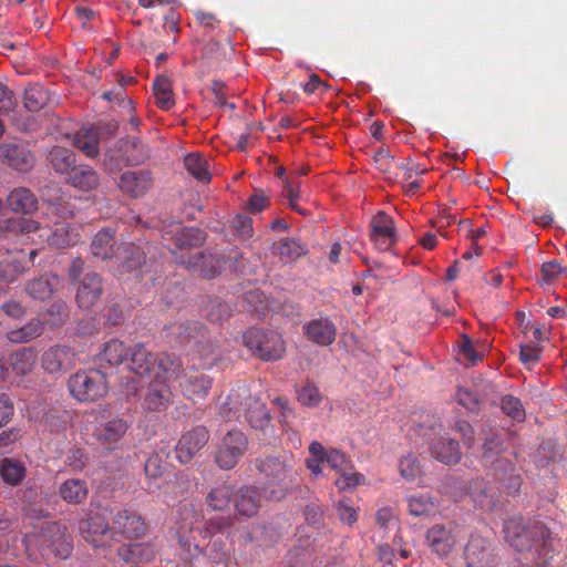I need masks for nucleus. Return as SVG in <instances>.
Returning <instances> with one entry per match:
<instances>
[{"label": "nucleus", "instance_id": "24", "mask_svg": "<svg viewBox=\"0 0 567 567\" xmlns=\"http://www.w3.org/2000/svg\"><path fill=\"white\" fill-rule=\"evenodd\" d=\"M102 292L101 276L96 272H87L80 282L75 299L80 308L90 309L99 301Z\"/></svg>", "mask_w": 567, "mask_h": 567}, {"label": "nucleus", "instance_id": "13", "mask_svg": "<svg viewBox=\"0 0 567 567\" xmlns=\"http://www.w3.org/2000/svg\"><path fill=\"white\" fill-rule=\"evenodd\" d=\"M482 449V458L485 466L493 468L495 472H508L513 470L512 462L504 456L507 446L502 435L492 433L485 439Z\"/></svg>", "mask_w": 567, "mask_h": 567}, {"label": "nucleus", "instance_id": "50", "mask_svg": "<svg viewBox=\"0 0 567 567\" xmlns=\"http://www.w3.org/2000/svg\"><path fill=\"white\" fill-rule=\"evenodd\" d=\"M48 240L56 248H64L78 241V234L68 224H61L49 235Z\"/></svg>", "mask_w": 567, "mask_h": 567}, {"label": "nucleus", "instance_id": "45", "mask_svg": "<svg viewBox=\"0 0 567 567\" xmlns=\"http://www.w3.org/2000/svg\"><path fill=\"white\" fill-rule=\"evenodd\" d=\"M25 466L16 460L3 458L0 462V475L1 478L9 485L17 486L25 477Z\"/></svg>", "mask_w": 567, "mask_h": 567}, {"label": "nucleus", "instance_id": "6", "mask_svg": "<svg viewBox=\"0 0 567 567\" xmlns=\"http://www.w3.org/2000/svg\"><path fill=\"white\" fill-rule=\"evenodd\" d=\"M503 530L506 542L518 551L529 549L538 538L544 536L542 524L520 515L507 518Z\"/></svg>", "mask_w": 567, "mask_h": 567}, {"label": "nucleus", "instance_id": "56", "mask_svg": "<svg viewBox=\"0 0 567 567\" xmlns=\"http://www.w3.org/2000/svg\"><path fill=\"white\" fill-rule=\"evenodd\" d=\"M565 272H567V268L561 266V264L557 259L546 261L542 265V268H540V275H542L540 282L550 285L555 280H557V278L561 274H565Z\"/></svg>", "mask_w": 567, "mask_h": 567}, {"label": "nucleus", "instance_id": "19", "mask_svg": "<svg viewBox=\"0 0 567 567\" xmlns=\"http://www.w3.org/2000/svg\"><path fill=\"white\" fill-rule=\"evenodd\" d=\"M75 363L74 351L66 346H52L41 357L42 368L49 373H59L72 368Z\"/></svg>", "mask_w": 567, "mask_h": 567}, {"label": "nucleus", "instance_id": "20", "mask_svg": "<svg viewBox=\"0 0 567 567\" xmlns=\"http://www.w3.org/2000/svg\"><path fill=\"white\" fill-rule=\"evenodd\" d=\"M425 543L433 554L446 557L454 549L457 537L452 529L444 525H434L426 532Z\"/></svg>", "mask_w": 567, "mask_h": 567}, {"label": "nucleus", "instance_id": "27", "mask_svg": "<svg viewBox=\"0 0 567 567\" xmlns=\"http://www.w3.org/2000/svg\"><path fill=\"white\" fill-rule=\"evenodd\" d=\"M202 514L194 504L183 503L177 511L176 525L178 535L197 533L199 536L204 534V538L208 536V530L202 529Z\"/></svg>", "mask_w": 567, "mask_h": 567}, {"label": "nucleus", "instance_id": "1", "mask_svg": "<svg viewBox=\"0 0 567 567\" xmlns=\"http://www.w3.org/2000/svg\"><path fill=\"white\" fill-rule=\"evenodd\" d=\"M255 466L265 478L264 492L270 501L282 499L291 487L293 457L288 453L258 457Z\"/></svg>", "mask_w": 567, "mask_h": 567}, {"label": "nucleus", "instance_id": "40", "mask_svg": "<svg viewBox=\"0 0 567 567\" xmlns=\"http://www.w3.org/2000/svg\"><path fill=\"white\" fill-rule=\"evenodd\" d=\"M0 156L7 159L10 166L21 172L29 171L33 165L31 154L17 145L1 146Z\"/></svg>", "mask_w": 567, "mask_h": 567}, {"label": "nucleus", "instance_id": "55", "mask_svg": "<svg viewBox=\"0 0 567 567\" xmlns=\"http://www.w3.org/2000/svg\"><path fill=\"white\" fill-rule=\"evenodd\" d=\"M471 495L482 506H489L494 501L492 488H488L482 478H476L471 483Z\"/></svg>", "mask_w": 567, "mask_h": 567}, {"label": "nucleus", "instance_id": "8", "mask_svg": "<svg viewBox=\"0 0 567 567\" xmlns=\"http://www.w3.org/2000/svg\"><path fill=\"white\" fill-rule=\"evenodd\" d=\"M248 440L239 430L228 431L215 452V463L224 471L234 468L247 451Z\"/></svg>", "mask_w": 567, "mask_h": 567}, {"label": "nucleus", "instance_id": "28", "mask_svg": "<svg viewBox=\"0 0 567 567\" xmlns=\"http://www.w3.org/2000/svg\"><path fill=\"white\" fill-rule=\"evenodd\" d=\"M117 556L125 564L142 566L153 561L156 553L154 547L150 544L135 543L120 546L117 548Z\"/></svg>", "mask_w": 567, "mask_h": 567}, {"label": "nucleus", "instance_id": "58", "mask_svg": "<svg viewBox=\"0 0 567 567\" xmlns=\"http://www.w3.org/2000/svg\"><path fill=\"white\" fill-rule=\"evenodd\" d=\"M321 393L313 383H306L298 392V401L306 406H316L321 402Z\"/></svg>", "mask_w": 567, "mask_h": 567}, {"label": "nucleus", "instance_id": "35", "mask_svg": "<svg viewBox=\"0 0 567 567\" xmlns=\"http://www.w3.org/2000/svg\"><path fill=\"white\" fill-rule=\"evenodd\" d=\"M271 252L285 261H296L307 255L308 249L300 240L286 237L272 244Z\"/></svg>", "mask_w": 567, "mask_h": 567}, {"label": "nucleus", "instance_id": "49", "mask_svg": "<svg viewBox=\"0 0 567 567\" xmlns=\"http://www.w3.org/2000/svg\"><path fill=\"white\" fill-rule=\"evenodd\" d=\"M144 473L148 480L147 491L152 493L156 492L161 487V484L157 483V481L162 478L164 473V466L158 455H151L146 460L144 464Z\"/></svg>", "mask_w": 567, "mask_h": 567}, {"label": "nucleus", "instance_id": "30", "mask_svg": "<svg viewBox=\"0 0 567 567\" xmlns=\"http://www.w3.org/2000/svg\"><path fill=\"white\" fill-rule=\"evenodd\" d=\"M115 230L103 228L92 239L90 249L94 257L102 260H110L117 255L120 247H115Z\"/></svg>", "mask_w": 567, "mask_h": 567}, {"label": "nucleus", "instance_id": "16", "mask_svg": "<svg viewBox=\"0 0 567 567\" xmlns=\"http://www.w3.org/2000/svg\"><path fill=\"white\" fill-rule=\"evenodd\" d=\"M370 238L378 249L388 250L396 240V233L392 217L379 212L371 221Z\"/></svg>", "mask_w": 567, "mask_h": 567}, {"label": "nucleus", "instance_id": "23", "mask_svg": "<svg viewBox=\"0 0 567 567\" xmlns=\"http://www.w3.org/2000/svg\"><path fill=\"white\" fill-rule=\"evenodd\" d=\"M163 239L172 240L177 249L184 250L202 246L206 240V234L197 227H182L176 224L175 230L165 231Z\"/></svg>", "mask_w": 567, "mask_h": 567}, {"label": "nucleus", "instance_id": "31", "mask_svg": "<svg viewBox=\"0 0 567 567\" xmlns=\"http://www.w3.org/2000/svg\"><path fill=\"white\" fill-rule=\"evenodd\" d=\"M234 486L228 482H221L213 486L206 494L205 503L213 512H227L234 499Z\"/></svg>", "mask_w": 567, "mask_h": 567}, {"label": "nucleus", "instance_id": "32", "mask_svg": "<svg viewBox=\"0 0 567 567\" xmlns=\"http://www.w3.org/2000/svg\"><path fill=\"white\" fill-rule=\"evenodd\" d=\"M186 369L178 355L169 352L158 353L157 365L155 371L156 378L167 381H179Z\"/></svg>", "mask_w": 567, "mask_h": 567}, {"label": "nucleus", "instance_id": "44", "mask_svg": "<svg viewBox=\"0 0 567 567\" xmlns=\"http://www.w3.org/2000/svg\"><path fill=\"white\" fill-rule=\"evenodd\" d=\"M128 355L130 349H126L124 342L118 339H112L105 343L103 351L100 353V359L110 365H118L124 361L127 362Z\"/></svg>", "mask_w": 567, "mask_h": 567}, {"label": "nucleus", "instance_id": "57", "mask_svg": "<svg viewBox=\"0 0 567 567\" xmlns=\"http://www.w3.org/2000/svg\"><path fill=\"white\" fill-rule=\"evenodd\" d=\"M231 228L243 240H249L254 236L252 219L246 215H237L231 221Z\"/></svg>", "mask_w": 567, "mask_h": 567}, {"label": "nucleus", "instance_id": "21", "mask_svg": "<svg viewBox=\"0 0 567 567\" xmlns=\"http://www.w3.org/2000/svg\"><path fill=\"white\" fill-rule=\"evenodd\" d=\"M128 430V424L122 417H113L100 422L94 431V436L109 450L115 449L116 444L123 439Z\"/></svg>", "mask_w": 567, "mask_h": 567}, {"label": "nucleus", "instance_id": "2", "mask_svg": "<svg viewBox=\"0 0 567 567\" xmlns=\"http://www.w3.org/2000/svg\"><path fill=\"white\" fill-rule=\"evenodd\" d=\"M229 412L244 411L245 421L254 430L264 431L270 423V414L266 405L256 396L249 394L246 384L233 389L226 402Z\"/></svg>", "mask_w": 567, "mask_h": 567}, {"label": "nucleus", "instance_id": "12", "mask_svg": "<svg viewBox=\"0 0 567 567\" xmlns=\"http://www.w3.org/2000/svg\"><path fill=\"white\" fill-rule=\"evenodd\" d=\"M171 333L174 334L181 344H188L192 340L197 342V351L202 357H212V360H216L218 354L216 353V347L213 344H203L202 341H197L199 337H204V327L197 321H186L174 324L171 327Z\"/></svg>", "mask_w": 567, "mask_h": 567}, {"label": "nucleus", "instance_id": "37", "mask_svg": "<svg viewBox=\"0 0 567 567\" xmlns=\"http://www.w3.org/2000/svg\"><path fill=\"white\" fill-rule=\"evenodd\" d=\"M47 159L58 174H66L76 166V157L71 150L55 145L47 154Z\"/></svg>", "mask_w": 567, "mask_h": 567}, {"label": "nucleus", "instance_id": "11", "mask_svg": "<svg viewBox=\"0 0 567 567\" xmlns=\"http://www.w3.org/2000/svg\"><path fill=\"white\" fill-rule=\"evenodd\" d=\"M466 567H493L495 555L492 544L484 537L472 535L464 548Z\"/></svg>", "mask_w": 567, "mask_h": 567}, {"label": "nucleus", "instance_id": "46", "mask_svg": "<svg viewBox=\"0 0 567 567\" xmlns=\"http://www.w3.org/2000/svg\"><path fill=\"white\" fill-rule=\"evenodd\" d=\"M35 353L32 348H22L10 355L12 370L19 375L30 373L35 364Z\"/></svg>", "mask_w": 567, "mask_h": 567}, {"label": "nucleus", "instance_id": "61", "mask_svg": "<svg viewBox=\"0 0 567 567\" xmlns=\"http://www.w3.org/2000/svg\"><path fill=\"white\" fill-rule=\"evenodd\" d=\"M400 472L404 478L409 481L414 480L420 473L419 461L412 455L402 457L400 461Z\"/></svg>", "mask_w": 567, "mask_h": 567}, {"label": "nucleus", "instance_id": "43", "mask_svg": "<svg viewBox=\"0 0 567 567\" xmlns=\"http://www.w3.org/2000/svg\"><path fill=\"white\" fill-rule=\"evenodd\" d=\"M123 154L128 165L143 164L151 156V148L137 137L124 141Z\"/></svg>", "mask_w": 567, "mask_h": 567}, {"label": "nucleus", "instance_id": "34", "mask_svg": "<svg viewBox=\"0 0 567 567\" xmlns=\"http://www.w3.org/2000/svg\"><path fill=\"white\" fill-rule=\"evenodd\" d=\"M100 138L101 132L97 127H83L74 135L73 144L87 157L94 158L100 153Z\"/></svg>", "mask_w": 567, "mask_h": 567}, {"label": "nucleus", "instance_id": "22", "mask_svg": "<svg viewBox=\"0 0 567 567\" xmlns=\"http://www.w3.org/2000/svg\"><path fill=\"white\" fill-rule=\"evenodd\" d=\"M117 185L122 192L137 198L151 189L153 177L148 171H127L120 176Z\"/></svg>", "mask_w": 567, "mask_h": 567}, {"label": "nucleus", "instance_id": "3", "mask_svg": "<svg viewBox=\"0 0 567 567\" xmlns=\"http://www.w3.org/2000/svg\"><path fill=\"white\" fill-rule=\"evenodd\" d=\"M262 502V492L256 485H243L234 491L233 505L236 514L210 519L209 525L221 532L235 525L237 516L248 519L257 515Z\"/></svg>", "mask_w": 567, "mask_h": 567}, {"label": "nucleus", "instance_id": "60", "mask_svg": "<svg viewBox=\"0 0 567 567\" xmlns=\"http://www.w3.org/2000/svg\"><path fill=\"white\" fill-rule=\"evenodd\" d=\"M17 105L13 92L0 81V114L8 115Z\"/></svg>", "mask_w": 567, "mask_h": 567}, {"label": "nucleus", "instance_id": "63", "mask_svg": "<svg viewBox=\"0 0 567 567\" xmlns=\"http://www.w3.org/2000/svg\"><path fill=\"white\" fill-rule=\"evenodd\" d=\"M338 516L342 523L352 525L357 522V511L349 504L348 501H339L336 506Z\"/></svg>", "mask_w": 567, "mask_h": 567}, {"label": "nucleus", "instance_id": "62", "mask_svg": "<svg viewBox=\"0 0 567 567\" xmlns=\"http://www.w3.org/2000/svg\"><path fill=\"white\" fill-rule=\"evenodd\" d=\"M202 555L207 557L209 561L214 564L224 563L226 559V553L223 549L221 543L217 540L207 544L203 548Z\"/></svg>", "mask_w": 567, "mask_h": 567}, {"label": "nucleus", "instance_id": "14", "mask_svg": "<svg viewBox=\"0 0 567 567\" xmlns=\"http://www.w3.org/2000/svg\"><path fill=\"white\" fill-rule=\"evenodd\" d=\"M179 389L189 400H204L212 388L213 379L194 367L186 368L179 379Z\"/></svg>", "mask_w": 567, "mask_h": 567}, {"label": "nucleus", "instance_id": "17", "mask_svg": "<svg viewBox=\"0 0 567 567\" xmlns=\"http://www.w3.org/2000/svg\"><path fill=\"white\" fill-rule=\"evenodd\" d=\"M305 337L312 343L327 347L337 338V327L329 317H320L310 320L302 327Z\"/></svg>", "mask_w": 567, "mask_h": 567}, {"label": "nucleus", "instance_id": "5", "mask_svg": "<svg viewBox=\"0 0 567 567\" xmlns=\"http://www.w3.org/2000/svg\"><path fill=\"white\" fill-rule=\"evenodd\" d=\"M243 341L247 349L264 361L280 360L286 352L282 337L274 330L249 328L243 334Z\"/></svg>", "mask_w": 567, "mask_h": 567}, {"label": "nucleus", "instance_id": "25", "mask_svg": "<svg viewBox=\"0 0 567 567\" xmlns=\"http://www.w3.org/2000/svg\"><path fill=\"white\" fill-rule=\"evenodd\" d=\"M113 530L125 538H137L145 533L146 525L135 512L121 509L113 518Z\"/></svg>", "mask_w": 567, "mask_h": 567}, {"label": "nucleus", "instance_id": "26", "mask_svg": "<svg viewBox=\"0 0 567 567\" xmlns=\"http://www.w3.org/2000/svg\"><path fill=\"white\" fill-rule=\"evenodd\" d=\"M432 456L445 465H455L462 458L460 443L447 434L434 439L430 444Z\"/></svg>", "mask_w": 567, "mask_h": 567}, {"label": "nucleus", "instance_id": "52", "mask_svg": "<svg viewBox=\"0 0 567 567\" xmlns=\"http://www.w3.org/2000/svg\"><path fill=\"white\" fill-rule=\"evenodd\" d=\"M197 535V533H193L189 536H186V534L178 535L179 545L184 550V559L189 563H193L203 553L204 547L199 544Z\"/></svg>", "mask_w": 567, "mask_h": 567}, {"label": "nucleus", "instance_id": "53", "mask_svg": "<svg viewBox=\"0 0 567 567\" xmlns=\"http://www.w3.org/2000/svg\"><path fill=\"white\" fill-rule=\"evenodd\" d=\"M501 409L514 421L523 422L525 420L526 413L523 404L520 400L514 395H504L501 400Z\"/></svg>", "mask_w": 567, "mask_h": 567}, {"label": "nucleus", "instance_id": "41", "mask_svg": "<svg viewBox=\"0 0 567 567\" xmlns=\"http://www.w3.org/2000/svg\"><path fill=\"white\" fill-rule=\"evenodd\" d=\"M89 493L87 484L84 480L69 478L59 487V494L63 501L70 504L82 503Z\"/></svg>", "mask_w": 567, "mask_h": 567}, {"label": "nucleus", "instance_id": "38", "mask_svg": "<svg viewBox=\"0 0 567 567\" xmlns=\"http://www.w3.org/2000/svg\"><path fill=\"white\" fill-rule=\"evenodd\" d=\"M70 184L83 192L97 188L100 185V176L95 169L89 165H76L71 172Z\"/></svg>", "mask_w": 567, "mask_h": 567}, {"label": "nucleus", "instance_id": "54", "mask_svg": "<svg viewBox=\"0 0 567 567\" xmlns=\"http://www.w3.org/2000/svg\"><path fill=\"white\" fill-rule=\"evenodd\" d=\"M375 522L379 527L381 537L384 538L388 532H399V523L393 512L389 507L380 508L375 515Z\"/></svg>", "mask_w": 567, "mask_h": 567}, {"label": "nucleus", "instance_id": "39", "mask_svg": "<svg viewBox=\"0 0 567 567\" xmlns=\"http://www.w3.org/2000/svg\"><path fill=\"white\" fill-rule=\"evenodd\" d=\"M172 392L167 384L153 383L148 389L144 406L148 411H164L171 404Z\"/></svg>", "mask_w": 567, "mask_h": 567}, {"label": "nucleus", "instance_id": "47", "mask_svg": "<svg viewBox=\"0 0 567 567\" xmlns=\"http://www.w3.org/2000/svg\"><path fill=\"white\" fill-rule=\"evenodd\" d=\"M409 513L413 516H422L435 509L434 498L429 493H415L406 498Z\"/></svg>", "mask_w": 567, "mask_h": 567}, {"label": "nucleus", "instance_id": "7", "mask_svg": "<svg viewBox=\"0 0 567 567\" xmlns=\"http://www.w3.org/2000/svg\"><path fill=\"white\" fill-rule=\"evenodd\" d=\"M27 542H34L41 550H51L62 559L68 558L73 548L66 527L58 523H48L39 532L27 535Z\"/></svg>", "mask_w": 567, "mask_h": 567}, {"label": "nucleus", "instance_id": "18", "mask_svg": "<svg viewBox=\"0 0 567 567\" xmlns=\"http://www.w3.org/2000/svg\"><path fill=\"white\" fill-rule=\"evenodd\" d=\"M158 353H153L146 349L143 343H137L130 348L127 369L140 377H151L155 374Z\"/></svg>", "mask_w": 567, "mask_h": 567}, {"label": "nucleus", "instance_id": "4", "mask_svg": "<svg viewBox=\"0 0 567 567\" xmlns=\"http://www.w3.org/2000/svg\"><path fill=\"white\" fill-rule=\"evenodd\" d=\"M71 395L79 402H94L109 390L106 375L100 370H81L72 374L68 380Z\"/></svg>", "mask_w": 567, "mask_h": 567}, {"label": "nucleus", "instance_id": "42", "mask_svg": "<svg viewBox=\"0 0 567 567\" xmlns=\"http://www.w3.org/2000/svg\"><path fill=\"white\" fill-rule=\"evenodd\" d=\"M51 101V93L39 84H33L24 90L23 106L29 112H39Z\"/></svg>", "mask_w": 567, "mask_h": 567}, {"label": "nucleus", "instance_id": "15", "mask_svg": "<svg viewBox=\"0 0 567 567\" xmlns=\"http://www.w3.org/2000/svg\"><path fill=\"white\" fill-rule=\"evenodd\" d=\"M209 432L204 426H196L186 432L176 445V457L183 464L190 460L207 444Z\"/></svg>", "mask_w": 567, "mask_h": 567}, {"label": "nucleus", "instance_id": "33", "mask_svg": "<svg viewBox=\"0 0 567 567\" xmlns=\"http://www.w3.org/2000/svg\"><path fill=\"white\" fill-rule=\"evenodd\" d=\"M43 332L44 322L39 318H32L22 327L7 331L6 338L9 342L16 344L29 343L42 336Z\"/></svg>", "mask_w": 567, "mask_h": 567}, {"label": "nucleus", "instance_id": "10", "mask_svg": "<svg viewBox=\"0 0 567 567\" xmlns=\"http://www.w3.org/2000/svg\"><path fill=\"white\" fill-rule=\"evenodd\" d=\"M79 529L83 539L93 547L104 548L111 545L113 530L109 527L106 519L99 514H91L83 519Z\"/></svg>", "mask_w": 567, "mask_h": 567}, {"label": "nucleus", "instance_id": "48", "mask_svg": "<svg viewBox=\"0 0 567 567\" xmlns=\"http://www.w3.org/2000/svg\"><path fill=\"white\" fill-rule=\"evenodd\" d=\"M184 165L187 172L200 182L210 181L208 164L206 158L197 153L188 154L184 158Z\"/></svg>", "mask_w": 567, "mask_h": 567}, {"label": "nucleus", "instance_id": "51", "mask_svg": "<svg viewBox=\"0 0 567 567\" xmlns=\"http://www.w3.org/2000/svg\"><path fill=\"white\" fill-rule=\"evenodd\" d=\"M27 293L37 300H45L53 293V286L48 276H42L28 281Z\"/></svg>", "mask_w": 567, "mask_h": 567}, {"label": "nucleus", "instance_id": "64", "mask_svg": "<svg viewBox=\"0 0 567 567\" xmlns=\"http://www.w3.org/2000/svg\"><path fill=\"white\" fill-rule=\"evenodd\" d=\"M48 313L54 317L50 322L51 327H60L68 318V307L64 302L58 301L51 305Z\"/></svg>", "mask_w": 567, "mask_h": 567}, {"label": "nucleus", "instance_id": "36", "mask_svg": "<svg viewBox=\"0 0 567 567\" xmlns=\"http://www.w3.org/2000/svg\"><path fill=\"white\" fill-rule=\"evenodd\" d=\"M7 203L11 210L21 214H31L38 207L37 197L25 187H18L11 190L7 197Z\"/></svg>", "mask_w": 567, "mask_h": 567}, {"label": "nucleus", "instance_id": "59", "mask_svg": "<svg viewBox=\"0 0 567 567\" xmlns=\"http://www.w3.org/2000/svg\"><path fill=\"white\" fill-rule=\"evenodd\" d=\"M455 399L458 404L464 406L467 411L472 413H477L480 411V400L475 393L460 388L456 391Z\"/></svg>", "mask_w": 567, "mask_h": 567}, {"label": "nucleus", "instance_id": "29", "mask_svg": "<svg viewBox=\"0 0 567 567\" xmlns=\"http://www.w3.org/2000/svg\"><path fill=\"white\" fill-rule=\"evenodd\" d=\"M146 249L141 246L125 244L120 247L115 258L121 264V271L130 274L140 270L146 264Z\"/></svg>", "mask_w": 567, "mask_h": 567}, {"label": "nucleus", "instance_id": "9", "mask_svg": "<svg viewBox=\"0 0 567 567\" xmlns=\"http://www.w3.org/2000/svg\"><path fill=\"white\" fill-rule=\"evenodd\" d=\"M175 261L188 270L199 272L205 279L217 277L223 267V256L205 252H196L185 257L176 256Z\"/></svg>", "mask_w": 567, "mask_h": 567}]
</instances>
